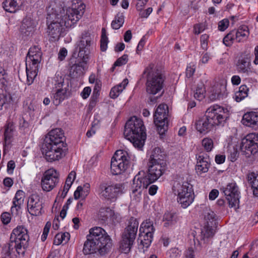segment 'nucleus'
Returning a JSON list of instances; mask_svg holds the SVG:
<instances>
[{
    "label": "nucleus",
    "mask_w": 258,
    "mask_h": 258,
    "mask_svg": "<svg viewBox=\"0 0 258 258\" xmlns=\"http://www.w3.org/2000/svg\"><path fill=\"white\" fill-rule=\"evenodd\" d=\"M209 36L207 34H203L200 37V42L201 48L206 50L208 48V44L209 41Z\"/></svg>",
    "instance_id": "nucleus-44"
},
{
    "label": "nucleus",
    "mask_w": 258,
    "mask_h": 258,
    "mask_svg": "<svg viewBox=\"0 0 258 258\" xmlns=\"http://www.w3.org/2000/svg\"><path fill=\"white\" fill-rule=\"evenodd\" d=\"M7 86V81L6 79H0V94H4L6 95H10L7 93L6 90Z\"/></svg>",
    "instance_id": "nucleus-48"
},
{
    "label": "nucleus",
    "mask_w": 258,
    "mask_h": 258,
    "mask_svg": "<svg viewBox=\"0 0 258 258\" xmlns=\"http://www.w3.org/2000/svg\"><path fill=\"white\" fill-rule=\"evenodd\" d=\"M201 234L203 239L209 238L214 235V229L212 226L209 225L208 221H207V224L204 226L203 229H202Z\"/></svg>",
    "instance_id": "nucleus-41"
},
{
    "label": "nucleus",
    "mask_w": 258,
    "mask_h": 258,
    "mask_svg": "<svg viewBox=\"0 0 258 258\" xmlns=\"http://www.w3.org/2000/svg\"><path fill=\"white\" fill-rule=\"evenodd\" d=\"M15 132V128L14 124L12 122L8 123L5 127L4 133L6 144L9 145L12 142Z\"/></svg>",
    "instance_id": "nucleus-32"
},
{
    "label": "nucleus",
    "mask_w": 258,
    "mask_h": 258,
    "mask_svg": "<svg viewBox=\"0 0 258 258\" xmlns=\"http://www.w3.org/2000/svg\"><path fill=\"white\" fill-rule=\"evenodd\" d=\"M91 92V89L89 87H86L81 93L82 97L84 99H87L90 95Z\"/></svg>",
    "instance_id": "nucleus-55"
},
{
    "label": "nucleus",
    "mask_w": 258,
    "mask_h": 258,
    "mask_svg": "<svg viewBox=\"0 0 258 258\" xmlns=\"http://www.w3.org/2000/svg\"><path fill=\"white\" fill-rule=\"evenodd\" d=\"M11 100L12 97L11 95L0 94V110L2 109L5 104L10 102Z\"/></svg>",
    "instance_id": "nucleus-46"
},
{
    "label": "nucleus",
    "mask_w": 258,
    "mask_h": 258,
    "mask_svg": "<svg viewBox=\"0 0 258 258\" xmlns=\"http://www.w3.org/2000/svg\"><path fill=\"white\" fill-rule=\"evenodd\" d=\"M205 88L202 84H198L194 91V96L196 99L201 101L205 97Z\"/></svg>",
    "instance_id": "nucleus-40"
},
{
    "label": "nucleus",
    "mask_w": 258,
    "mask_h": 258,
    "mask_svg": "<svg viewBox=\"0 0 258 258\" xmlns=\"http://www.w3.org/2000/svg\"><path fill=\"white\" fill-rule=\"evenodd\" d=\"M67 90L66 89H58L53 95V103L57 106L59 105L66 97Z\"/></svg>",
    "instance_id": "nucleus-34"
},
{
    "label": "nucleus",
    "mask_w": 258,
    "mask_h": 258,
    "mask_svg": "<svg viewBox=\"0 0 258 258\" xmlns=\"http://www.w3.org/2000/svg\"><path fill=\"white\" fill-rule=\"evenodd\" d=\"M111 211V218L113 220V221L115 222H119L121 219V216L119 214L117 213H115L114 211H112L110 210Z\"/></svg>",
    "instance_id": "nucleus-61"
},
{
    "label": "nucleus",
    "mask_w": 258,
    "mask_h": 258,
    "mask_svg": "<svg viewBox=\"0 0 258 258\" xmlns=\"http://www.w3.org/2000/svg\"><path fill=\"white\" fill-rule=\"evenodd\" d=\"M193 242L194 244H191V245L193 246L196 251H199L201 248V244L199 240L198 239H196L194 237L193 239Z\"/></svg>",
    "instance_id": "nucleus-63"
},
{
    "label": "nucleus",
    "mask_w": 258,
    "mask_h": 258,
    "mask_svg": "<svg viewBox=\"0 0 258 258\" xmlns=\"http://www.w3.org/2000/svg\"><path fill=\"white\" fill-rule=\"evenodd\" d=\"M123 135L136 148L143 147L146 139L145 127L141 118L133 116L125 123Z\"/></svg>",
    "instance_id": "nucleus-6"
},
{
    "label": "nucleus",
    "mask_w": 258,
    "mask_h": 258,
    "mask_svg": "<svg viewBox=\"0 0 258 258\" xmlns=\"http://www.w3.org/2000/svg\"><path fill=\"white\" fill-rule=\"evenodd\" d=\"M166 155L165 152L159 147L155 148L152 151L149 163H161L166 165Z\"/></svg>",
    "instance_id": "nucleus-18"
},
{
    "label": "nucleus",
    "mask_w": 258,
    "mask_h": 258,
    "mask_svg": "<svg viewBox=\"0 0 258 258\" xmlns=\"http://www.w3.org/2000/svg\"><path fill=\"white\" fill-rule=\"evenodd\" d=\"M196 251L192 245L190 246L186 251V258H195V252Z\"/></svg>",
    "instance_id": "nucleus-62"
},
{
    "label": "nucleus",
    "mask_w": 258,
    "mask_h": 258,
    "mask_svg": "<svg viewBox=\"0 0 258 258\" xmlns=\"http://www.w3.org/2000/svg\"><path fill=\"white\" fill-rule=\"evenodd\" d=\"M20 31L24 40L32 36V20L30 16H26L23 20Z\"/></svg>",
    "instance_id": "nucleus-19"
},
{
    "label": "nucleus",
    "mask_w": 258,
    "mask_h": 258,
    "mask_svg": "<svg viewBox=\"0 0 258 258\" xmlns=\"http://www.w3.org/2000/svg\"><path fill=\"white\" fill-rule=\"evenodd\" d=\"M172 189L175 195L184 194L189 191L194 192L192 185L187 181L174 182Z\"/></svg>",
    "instance_id": "nucleus-23"
},
{
    "label": "nucleus",
    "mask_w": 258,
    "mask_h": 258,
    "mask_svg": "<svg viewBox=\"0 0 258 258\" xmlns=\"http://www.w3.org/2000/svg\"><path fill=\"white\" fill-rule=\"evenodd\" d=\"M249 88L245 85H242L239 88V90L235 93L234 99L239 102L248 96Z\"/></svg>",
    "instance_id": "nucleus-35"
},
{
    "label": "nucleus",
    "mask_w": 258,
    "mask_h": 258,
    "mask_svg": "<svg viewBox=\"0 0 258 258\" xmlns=\"http://www.w3.org/2000/svg\"><path fill=\"white\" fill-rule=\"evenodd\" d=\"M84 69L82 64H74L70 70V75L72 78H77L83 74Z\"/></svg>",
    "instance_id": "nucleus-36"
},
{
    "label": "nucleus",
    "mask_w": 258,
    "mask_h": 258,
    "mask_svg": "<svg viewBox=\"0 0 258 258\" xmlns=\"http://www.w3.org/2000/svg\"><path fill=\"white\" fill-rule=\"evenodd\" d=\"M229 25V20L227 19H224L218 23V29L221 31H224L228 28Z\"/></svg>",
    "instance_id": "nucleus-49"
},
{
    "label": "nucleus",
    "mask_w": 258,
    "mask_h": 258,
    "mask_svg": "<svg viewBox=\"0 0 258 258\" xmlns=\"http://www.w3.org/2000/svg\"><path fill=\"white\" fill-rule=\"evenodd\" d=\"M195 69L196 68L194 65L188 66L186 70V76L187 78H190L192 77L195 72Z\"/></svg>",
    "instance_id": "nucleus-53"
},
{
    "label": "nucleus",
    "mask_w": 258,
    "mask_h": 258,
    "mask_svg": "<svg viewBox=\"0 0 258 258\" xmlns=\"http://www.w3.org/2000/svg\"><path fill=\"white\" fill-rule=\"evenodd\" d=\"M21 202L13 200V206L11 207V212L12 214H18V211L20 209Z\"/></svg>",
    "instance_id": "nucleus-51"
},
{
    "label": "nucleus",
    "mask_w": 258,
    "mask_h": 258,
    "mask_svg": "<svg viewBox=\"0 0 258 258\" xmlns=\"http://www.w3.org/2000/svg\"><path fill=\"white\" fill-rule=\"evenodd\" d=\"M91 42V38L90 34L88 32H84L82 34L81 40L75 48L74 53L78 52V57L81 58L84 62H86L88 59Z\"/></svg>",
    "instance_id": "nucleus-15"
},
{
    "label": "nucleus",
    "mask_w": 258,
    "mask_h": 258,
    "mask_svg": "<svg viewBox=\"0 0 258 258\" xmlns=\"http://www.w3.org/2000/svg\"><path fill=\"white\" fill-rule=\"evenodd\" d=\"M68 53L67 50L65 48H62L60 49L58 54V58L59 60H63Z\"/></svg>",
    "instance_id": "nucleus-57"
},
{
    "label": "nucleus",
    "mask_w": 258,
    "mask_h": 258,
    "mask_svg": "<svg viewBox=\"0 0 258 258\" xmlns=\"http://www.w3.org/2000/svg\"><path fill=\"white\" fill-rule=\"evenodd\" d=\"M249 32L247 26L243 25L238 29L229 32L223 38V42L227 46H231L234 42H240L245 40Z\"/></svg>",
    "instance_id": "nucleus-13"
},
{
    "label": "nucleus",
    "mask_w": 258,
    "mask_h": 258,
    "mask_svg": "<svg viewBox=\"0 0 258 258\" xmlns=\"http://www.w3.org/2000/svg\"><path fill=\"white\" fill-rule=\"evenodd\" d=\"M153 238V235H152L139 234L138 241H140V244L143 247L148 248L151 245Z\"/></svg>",
    "instance_id": "nucleus-37"
},
{
    "label": "nucleus",
    "mask_w": 258,
    "mask_h": 258,
    "mask_svg": "<svg viewBox=\"0 0 258 258\" xmlns=\"http://www.w3.org/2000/svg\"><path fill=\"white\" fill-rule=\"evenodd\" d=\"M148 166L147 173L143 171H140L133 180L131 197L133 200L137 202L140 201L141 199L143 189L146 188L163 174L166 165H161V163H149Z\"/></svg>",
    "instance_id": "nucleus-2"
},
{
    "label": "nucleus",
    "mask_w": 258,
    "mask_h": 258,
    "mask_svg": "<svg viewBox=\"0 0 258 258\" xmlns=\"http://www.w3.org/2000/svg\"><path fill=\"white\" fill-rule=\"evenodd\" d=\"M83 188L81 186H79L77 189L74 192V198L76 200L79 199L81 196H84L83 195Z\"/></svg>",
    "instance_id": "nucleus-56"
},
{
    "label": "nucleus",
    "mask_w": 258,
    "mask_h": 258,
    "mask_svg": "<svg viewBox=\"0 0 258 258\" xmlns=\"http://www.w3.org/2000/svg\"><path fill=\"white\" fill-rule=\"evenodd\" d=\"M139 226L137 219L132 217L128 220V224L122 234L120 242V250L122 252H129L134 243Z\"/></svg>",
    "instance_id": "nucleus-8"
},
{
    "label": "nucleus",
    "mask_w": 258,
    "mask_h": 258,
    "mask_svg": "<svg viewBox=\"0 0 258 258\" xmlns=\"http://www.w3.org/2000/svg\"><path fill=\"white\" fill-rule=\"evenodd\" d=\"M4 9L8 12L15 13L21 5V0H5L2 4Z\"/></svg>",
    "instance_id": "nucleus-28"
},
{
    "label": "nucleus",
    "mask_w": 258,
    "mask_h": 258,
    "mask_svg": "<svg viewBox=\"0 0 258 258\" xmlns=\"http://www.w3.org/2000/svg\"><path fill=\"white\" fill-rule=\"evenodd\" d=\"M219 195V191L217 189H212L209 193V198L210 200H214Z\"/></svg>",
    "instance_id": "nucleus-64"
},
{
    "label": "nucleus",
    "mask_w": 258,
    "mask_h": 258,
    "mask_svg": "<svg viewBox=\"0 0 258 258\" xmlns=\"http://www.w3.org/2000/svg\"><path fill=\"white\" fill-rule=\"evenodd\" d=\"M7 245L8 250L6 252V254L8 256H10L12 254L15 253V251H16L19 255L22 254L23 255L24 254L25 249H23V246L16 241V240H14V238L13 236L10 237V242Z\"/></svg>",
    "instance_id": "nucleus-22"
},
{
    "label": "nucleus",
    "mask_w": 258,
    "mask_h": 258,
    "mask_svg": "<svg viewBox=\"0 0 258 258\" xmlns=\"http://www.w3.org/2000/svg\"><path fill=\"white\" fill-rule=\"evenodd\" d=\"M242 123L254 130L258 129V114L255 112H248L244 114L242 119Z\"/></svg>",
    "instance_id": "nucleus-21"
},
{
    "label": "nucleus",
    "mask_w": 258,
    "mask_h": 258,
    "mask_svg": "<svg viewBox=\"0 0 258 258\" xmlns=\"http://www.w3.org/2000/svg\"><path fill=\"white\" fill-rule=\"evenodd\" d=\"M13 237L22 246L23 249H26L28 246L29 236L27 230L23 226H18L13 229L10 237Z\"/></svg>",
    "instance_id": "nucleus-17"
},
{
    "label": "nucleus",
    "mask_w": 258,
    "mask_h": 258,
    "mask_svg": "<svg viewBox=\"0 0 258 258\" xmlns=\"http://www.w3.org/2000/svg\"><path fill=\"white\" fill-rule=\"evenodd\" d=\"M225 158L226 157L225 155L218 154L216 155L215 160L216 163L220 164L225 162Z\"/></svg>",
    "instance_id": "nucleus-60"
},
{
    "label": "nucleus",
    "mask_w": 258,
    "mask_h": 258,
    "mask_svg": "<svg viewBox=\"0 0 258 258\" xmlns=\"http://www.w3.org/2000/svg\"><path fill=\"white\" fill-rule=\"evenodd\" d=\"M152 8H148L146 10L141 11L140 16L141 18H147L152 13Z\"/></svg>",
    "instance_id": "nucleus-59"
},
{
    "label": "nucleus",
    "mask_w": 258,
    "mask_h": 258,
    "mask_svg": "<svg viewBox=\"0 0 258 258\" xmlns=\"http://www.w3.org/2000/svg\"><path fill=\"white\" fill-rule=\"evenodd\" d=\"M31 48H30L26 57V84L30 86L32 84V55L31 54Z\"/></svg>",
    "instance_id": "nucleus-26"
},
{
    "label": "nucleus",
    "mask_w": 258,
    "mask_h": 258,
    "mask_svg": "<svg viewBox=\"0 0 258 258\" xmlns=\"http://www.w3.org/2000/svg\"><path fill=\"white\" fill-rule=\"evenodd\" d=\"M112 245V240L105 230L100 227H95L89 230L83 252L85 254L98 252L104 255L111 250Z\"/></svg>",
    "instance_id": "nucleus-3"
},
{
    "label": "nucleus",
    "mask_w": 258,
    "mask_h": 258,
    "mask_svg": "<svg viewBox=\"0 0 258 258\" xmlns=\"http://www.w3.org/2000/svg\"><path fill=\"white\" fill-rule=\"evenodd\" d=\"M59 181L58 174L53 169L46 171L41 178V187L43 190L50 191L57 184Z\"/></svg>",
    "instance_id": "nucleus-16"
},
{
    "label": "nucleus",
    "mask_w": 258,
    "mask_h": 258,
    "mask_svg": "<svg viewBox=\"0 0 258 258\" xmlns=\"http://www.w3.org/2000/svg\"><path fill=\"white\" fill-rule=\"evenodd\" d=\"M250 61L247 57H240L236 63L237 70L239 73L248 74L251 72Z\"/></svg>",
    "instance_id": "nucleus-25"
},
{
    "label": "nucleus",
    "mask_w": 258,
    "mask_h": 258,
    "mask_svg": "<svg viewBox=\"0 0 258 258\" xmlns=\"http://www.w3.org/2000/svg\"><path fill=\"white\" fill-rule=\"evenodd\" d=\"M248 181L253 189L255 196L258 197V173L251 172L247 175Z\"/></svg>",
    "instance_id": "nucleus-31"
},
{
    "label": "nucleus",
    "mask_w": 258,
    "mask_h": 258,
    "mask_svg": "<svg viewBox=\"0 0 258 258\" xmlns=\"http://www.w3.org/2000/svg\"><path fill=\"white\" fill-rule=\"evenodd\" d=\"M11 216L8 212H4L1 215V220L3 224L7 225L11 221Z\"/></svg>",
    "instance_id": "nucleus-52"
},
{
    "label": "nucleus",
    "mask_w": 258,
    "mask_h": 258,
    "mask_svg": "<svg viewBox=\"0 0 258 258\" xmlns=\"http://www.w3.org/2000/svg\"><path fill=\"white\" fill-rule=\"evenodd\" d=\"M177 201L181 207L184 209L187 208L193 202L194 192H187L186 194L177 195Z\"/></svg>",
    "instance_id": "nucleus-24"
},
{
    "label": "nucleus",
    "mask_w": 258,
    "mask_h": 258,
    "mask_svg": "<svg viewBox=\"0 0 258 258\" xmlns=\"http://www.w3.org/2000/svg\"><path fill=\"white\" fill-rule=\"evenodd\" d=\"M16 166L15 163L13 160H10L7 164V171L9 174H12Z\"/></svg>",
    "instance_id": "nucleus-58"
},
{
    "label": "nucleus",
    "mask_w": 258,
    "mask_h": 258,
    "mask_svg": "<svg viewBox=\"0 0 258 258\" xmlns=\"http://www.w3.org/2000/svg\"><path fill=\"white\" fill-rule=\"evenodd\" d=\"M155 231V228L153 226V222L150 219H147L144 221L140 226L139 229V234L152 235Z\"/></svg>",
    "instance_id": "nucleus-29"
},
{
    "label": "nucleus",
    "mask_w": 258,
    "mask_h": 258,
    "mask_svg": "<svg viewBox=\"0 0 258 258\" xmlns=\"http://www.w3.org/2000/svg\"><path fill=\"white\" fill-rule=\"evenodd\" d=\"M120 184H109L107 182L101 183L98 187V193L102 199L111 202L115 201L118 195L121 190Z\"/></svg>",
    "instance_id": "nucleus-12"
},
{
    "label": "nucleus",
    "mask_w": 258,
    "mask_h": 258,
    "mask_svg": "<svg viewBox=\"0 0 258 258\" xmlns=\"http://www.w3.org/2000/svg\"><path fill=\"white\" fill-rule=\"evenodd\" d=\"M146 43V40H145V37L143 36L140 41H139V43L137 46V49H136V52L138 54H140V52L142 50L144 45H145Z\"/></svg>",
    "instance_id": "nucleus-54"
},
{
    "label": "nucleus",
    "mask_w": 258,
    "mask_h": 258,
    "mask_svg": "<svg viewBox=\"0 0 258 258\" xmlns=\"http://www.w3.org/2000/svg\"><path fill=\"white\" fill-rule=\"evenodd\" d=\"M124 22V19L123 15L122 14H117L111 22V27L113 29L117 30L123 25Z\"/></svg>",
    "instance_id": "nucleus-39"
},
{
    "label": "nucleus",
    "mask_w": 258,
    "mask_h": 258,
    "mask_svg": "<svg viewBox=\"0 0 258 258\" xmlns=\"http://www.w3.org/2000/svg\"><path fill=\"white\" fill-rule=\"evenodd\" d=\"M32 100L30 98H28L26 100L24 101L23 106L24 108L26 111L27 113H28L29 115L31 114L32 110Z\"/></svg>",
    "instance_id": "nucleus-47"
},
{
    "label": "nucleus",
    "mask_w": 258,
    "mask_h": 258,
    "mask_svg": "<svg viewBox=\"0 0 258 258\" xmlns=\"http://www.w3.org/2000/svg\"><path fill=\"white\" fill-rule=\"evenodd\" d=\"M228 115L227 108L214 105L207 109L204 116L196 121V128L200 133L206 134L216 125H223Z\"/></svg>",
    "instance_id": "nucleus-5"
},
{
    "label": "nucleus",
    "mask_w": 258,
    "mask_h": 258,
    "mask_svg": "<svg viewBox=\"0 0 258 258\" xmlns=\"http://www.w3.org/2000/svg\"><path fill=\"white\" fill-rule=\"evenodd\" d=\"M220 190L224 193L229 207L235 209H238L240 192L236 183H229L226 186L221 187Z\"/></svg>",
    "instance_id": "nucleus-11"
},
{
    "label": "nucleus",
    "mask_w": 258,
    "mask_h": 258,
    "mask_svg": "<svg viewBox=\"0 0 258 258\" xmlns=\"http://www.w3.org/2000/svg\"><path fill=\"white\" fill-rule=\"evenodd\" d=\"M240 150L243 154L249 157L258 151V135L251 133L242 139Z\"/></svg>",
    "instance_id": "nucleus-14"
},
{
    "label": "nucleus",
    "mask_w": 258,
    "mask_h": 258,
    "mask_svg": "<svg viewBox=\"0 0 258 258\" xmlns=\"http://www.w3.org/2000/svg\"><path fill=\"white\" fill-rule=\"evenodd\" d=\"M147 74L146 90L148 94L155 95L163 89L164 78L162 74L154 68L153 64H150L144 71Z\"/></svg>",
    "instance_id": "nucleus-7"
},
{
    "label": "nucleus",
    "mask_w": 258,
    "mask_h": 258,
    "mask_svg": "<svg viewBox=\"0 0 258 258\" xmlns=\"http://www.w3.org/2000/svg\"><path fill=\"white\" fill-rule=\"evenodd\" d=\"M42 54V53L41 51L40 48L38 46H33V66L37 64L36 66L35 67L34 71H33V72L36 74L34 77H33V80L38 73L41 70V67L39 63L41 61Z\"/></svg>",
    "instance_id": "nucleus-27"
},
{
    "label": "nucleus",
    "mask_w": 258,
    "mask_h": 258,
    "mask_svg": "<svg viewBox=\"0 0 258 258\" xmlns=\"http://www.w3.org/2000/svg\"><path fill=\"white\" fill-rule=\"evenodd\" d=\"M130 157L128 153L123 150H117L112 158L110 168L112 173L118 175L124 172L130 166Z\"/></svg>",
    "instance_id": "nucleus-9"
},
{
    "label": "nucleus",
    "mask_w": 258,
    "mask_h": 258,
    "mask_svg": "<svg viewBox=\"0 0 258 258\" xmlns=\"http://www.w3.org/2000/svg\"><path fill=\"white\" fill-rule=\"evenodd\" d=\"M168 107L165 104H161L156 108L154 114V122L160 134H163L167 130Z\"/></svg>",
    "instance_id": "nucleus-10"
},
{
    "label": "nucleus",
    "mask_w": 258,
    "mask_h": 258,
    "mask_svg": "<svg viewBox=\"0 0 258 258\" xmlns=\"http://www.w3.org/2000/svg\"><path fill=\"white\" fill-rule=\"evenodd\" d=\"M108 43V37L106 35V30L103 28L101 30V37L100 40V49L102 51H105L107 48Z\"/></svg>",
    "instance_id": "nucleus-42"
},
{
    "label": "nucleus",
    "mask_w": 258,
    "mask_h": 258,
    "mask_svg": "<svg viewBox=\"0 0 258 258\" xmlns=\"http://www.w3.org/2000/svg\"><path fill=\"white\" fill-rule=\"evenodd\" d=\"M85 9L84 3L74 4L71 8L65 11L63 9L58 10L50 8L47 10L46 23L47 32L52 41L58 40L65 28H70L76 24L82 17Z\"/></svg>",
    "instance_id": "nucleus-1"
},
{
    "label": "nucleus",
    "mask_w": 258,
    "mask_h": 258,
    "mask_svg": "<svg viewBox=\"0 0 258 258\" xmlns=\"http://www.w3.org/2000/svg\"><path fill=\"white\" fill-rule=\"evenodd\" d=\"M128 60V56L127 54H124L121 57L118 58L115 62L114 66L120 67L125 64Z\"/></svg>",
    "instance_id": "nucleus-45"
},
{
    "label": "nucleus",
    "mask_w": 258,
    "mask_h": 258,
    "mask_svg": "<svg viewBox=\"0 0 258 258\" xmlns=\"http://www.w3.org/2000/svg\"><path fill=\"white\" fill-rule=\"evenodd\" d=\"M238 155L239 153L237 148L233 147L232 150L230 151L228 158L231 162H234L237 160Z\"/></svg>",
    "instance_id": "nucleus-50"
},
{
    "label": "nucleus",
    "mask_w": 258,
    "mask_h": 258,
    "mask_svg": "<svg viewBox=\"0 0 258 258\" xmlns=\"http://www.w3.org/2000/svg\"><path fill=\"white\" fill-rule=\"evenodd\" d=\"M65 137L60 128H55L50 131L45 136L41 150L46 160L49 162L58 160L63 155L66 144Z\"/></svg>",
    "instance_id": "nucleus-4"
},
{
    "label": "nucleus",
    "mask_w": 258,
    "mask_h": 258,
    "mask_svg": "<svg viewBox=\"0 0 258 258\" xmlns=\"http://www.w3.org/2000/svg\"><path fill=\"white\" fill-rule=\"evenodd\" d=\"M219 90H216L210 96V98L212 100H220L223 99L226 96V87L224 85H220Z\"/></svg>",
    "instance_id": "nucleus-38"
},
{
    "label": "nucleus",
    "mask_w": 258,
    "mask_h": 258,
    "mask_svg": "<svg viewBox=\"0 0 258 258\" xmlns=\"http://www.w3.org/2000/svg\"><path fill=\"white\" fill-rule=\"evenodd\" d=\"M128 83V79L125 78L121 83L112 87L110 92V97L112 99L116 98L125 88Z\"/></svg>",
    "instance_id": "nucleus-30"
},
{
    "label": "nucleus",
    "mask_w": 258,
    "mask_h": 258,
    "mask_svg": "<svg viewBox=\"0 0 258 258\" xmlns=\"http://www.w3.org/2000/svg\"><path fill=\"white\" fill-rule=\"evenodd\" d=\"M197 162L196 166V171L198 174H202L208 171L210 167V161L209 158L203 155H199L196 157Z\"/></svg>",
    "instance_id": "nucleus-20"
},
{
    "label": "nucleus",
    "mask_w": 258,
    "mask_h": 258,
    "mask_svg": "<svg viewBox=\"0 0 258 258\" xmlns=\"http://www.w3.org/2000/svg\"><path fill=\"white\" fill-rule=\"evenodd\" d=\"M164 226L166 227L171 226L177 221V216L175 213L166 212L163 216Z\"/></svg>",
    "instance_id": "nucleus-33"
},
{
    "label": "nucleus",
    "mask_w": 258,
    "mask_h": 258,
    "mask_svg": "<svg viewBox=\"0 0 258 258\" xmlns=\"http://www.w3.org/2000/svg\"><path fill=\"white\" fill-rule=\"evenodd\" d=\"M202 144L204 149L208 152L211 151L214 147L213 141L209 138H205L203 139Z\"/></svg>",
    "instance_id": "nucleus-43"
}]
</instances>
